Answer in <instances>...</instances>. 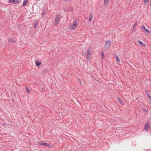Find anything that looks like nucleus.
Instances as JSON below:
<instances>
[{
  "label": "nucleus",
  "instance_id": "obj_1",
  "mask_svg": "<svg viewBox=\"0 0 151 151\" xmlns=\"http://www.w3.org/2000/svg\"><path fill=\"white\" fill-rule=\"evenodd\" d=\"M92 51V48L91 46H89L87 49V60H89L91 56V54Z\"/></svg>",
  "mask_w": 151,
  "mask_h": 151
},
{
  "label": "nucleus",
  "instance_id": "obj_2",
  "mask_svg": "<svg viewBox=\"0 0 151 151\" xmlns=\"http://www.w3.org/2000/svg\"><path fill=\"white\" fill-rule=\"evenodd\" d=\"M78 21L76 19L73 22V23L70 27V30L75 29L77 27L78 24Z\"/></svg>",
  "mask_w": 151,
  "mask_h": 151
},
{
  "label": "nucleus",
  "instance_id": "obj_3",
  "mask_svg": "<svg viewBox=\"0 0 151 151\" xmlns=\"http://www.w3.org/2000/svg\"><path fill=\"white\" fill-rule=\"evenodd\" d=\"M111 45V42L110 41H106L105 42L104 46L106 50H108L110 48Z\"/></svg>",
  "mask_w": 151,
  "mask_h": 151
},
{
  "label": "nucleus",
  "instance_id": "obj_4",
  "mask_svg": "<svg viewBox=\"0 0 151 151\" xmlns=\"http://www.w3.org/2000/svg\"><path fill=\"white\" fill-rule=\"evenodd\" d=\"M61 16L60 15H57L55 19V24H58L59 22Z\"/></svg>",
  "mask_w": 151,
  "mask_h": 151
},
{
  "label": "nucleus",
  "instance_id": "obj_5",
  "mask_svg": "<svg viewBox=\"0 0 151 151\" xmlns=\"http://www.w3.org/2000/svg\"><path fill=\"white\" fill-rule=\"evenodd\" d=\"M37 143L38 145L44 146L45 147L50 146L49 145V144L47 143H44L43 142H38Z\"/></svg>",
  "mask_w": 151,
  "mask_h": 151
},
{
  "label": "nucleus",
  "instance_id": "obj_6",
  "mask_svg": "<svg viewBox=\"0 0 151 151\" xmlns=\"http://www.w3.org/2000/svg\"><path fill=\"white\" fill-rule=\"evenodd\" d=\"M20 0H9V2L14 4H16L19 3Z\"/></svg>",
  "mask_w": 151,
  "mask_h": 151
},
{
  "label": "nucleus",
  "instance_id": "obj_7",
  "mask_svg": "<svg viewBox=\"0 0 151 151\" xmlns=\"http://www.w3.org/2000/svg\"><path fill=\"white\" fill-rule=\"evenodd\" d=\"M150 127V123L149 122H147L145 125V127L144 128V129L148 131Z\"/></svg>",
  "mask_w": 151,
  "mask_h": 151
},
{
  "label": "nucleus",
  "instance_id": "obj_8",
  "mask_svg": "<svg viewBox=\"0 0 151 151\" xmlns=\"http://www.w3.org/2000/svg\"><path fill=\"white\" fill-rule=\"evenodd\" d=\"M145 93L147 95V96L148 97V99L149 101L151 102V97H150V95L148 93L147 91H146Z\"/></svg>",
  "mask_w": 151,
  "mask_h": 151
},
{
  "label": "nucleus",
  "instance_id": "obj_9",
  "mask_svg": "<svg viewBox=\"0 0 151 151\" xmlns=\"http://www.w3.org/2000/svg\"><path fill=\"white\" fill-rule=\"evenodd\" d=\"M142 28L147 32L148 33H149L150 32L149 30L148 29L146 28L145 27L144 25L142 26Z\"/></svg>",
  "mask_w": 151,
  "mask_h": 151
},
{
  "label": "nucleus",
  "instance_id": "obj_10",
  "mask_svg": "<svg viewBox=\"0 0 151 151\" xmlns=\"http://www.w3.org/2000/svg\"><path fill=\"white\" fill-rule=\"evenodd\" d=\"M28 0H24L22 4V6H24L28 3Z\"/></svg>",
  "mask_w": 151,
  "mask_h": 151
},
{
  "label": "nucleus",
  "instance_id": "obj_11",
  "mask_svg": "<svg viewBox=\"0 0 151 151\" xmlns=\"http://www.w3.org/2000/svg\"><path fill=\"white\" fill-rule=\"evenodd\" d=\"M38 21L37 20H36L34 23V28H35L37 27V24H38Z\"/></svg>",
  "mask_w": 151,
  "mask_h": 151
},
{
  "label": "nucleus",
  "instance_id": "obj_12",
  "mask_svg": "<svg viewBox=\"0 0 151 151\" xmlns=\"http://www.w3.org/2000/svg\"><path fill=\"white\" fill-rule=\"evenodd\" d=\"M35 64L37 66L39 67L41 64V63L39 61L36 60Z\"/></svg>",
  "mask_w": 151,
  "mask_h": 151
},
{
  "label": "nucleus",
  "instance_id": "obj_13",
  "mask_svg": "<svg viewBox=\"0 0 151 151\" xmlns=\"http://www.w3.org/2000/svg\"><path fill=\"white\" fill-rule=\"evenodd\" d=\"M138 42L141 46H144V45H145V44H144V43H143V42H142L138 40Z\"/></svg>",
  "mask_w": 151,
  "mask_h": 151
},
{
  "label": "nucleus",
  "instance_id": "obj_14",
  "mask_svg": "<svg viewBox=\"0 0 151 151\" xmlns=\"http://www.w3.org/2000/svg\"><path fill=\"white\" fill-rule=\"evenodd\" d=\"M26 90L27 93H29L30 92V90L29 89V88L28 87H26Z\"/></svg>",
  "mask_w": 151,
  "mask_h": 151
},
{
  "label": "nucleus",
  "instance_id": "obj_15",
  "mask_svg": "<svg viewBox=\"0 0 151 151\" xmlns=\"http://www.w3.org/2000/svg\"><path fill=\"white\" fill-rule=\"evenodd\" d=\"M116 62L118 63L119 62L120 60H119V57L117 55H116Z\"/></svg>",
  "mask_w": 151,
  "mask_h": 151
},
{
  "label": "nucleus",
  "instance_id": "obj_16",
  "mask_svg": "<svg viewBox=\"0 0 151 151\" xmlns=\"http://www.w3.org/2000/svg\"><path fill=\"white\" fill-rule=\"evenodd\" d=\"M48 70L47 69H45L42 72V74H44L47 72Z\"/></svg>",
  "mask_w": 151,
  "mask_h": 151
},
{
  "label": "nucleus",
  "instance_id": "obj_17",
  "mask_svg": "<svg viewBox=\"0 0 151 151\" xmlns=\"http://www.w3.org/2000/svg\"><path fill=\"white\" fill-rule=\"evenodd\" d=\"M109 0H104V3L105 5H107L108 4Z\"/></svg>",
  "mask_w": 151,
  "mask_h": 151
},
{
  "label": "nucleus",
  "instance_id": "obj_18",
  "mask_svg": "<svg viewBox=\"0 0 151 151\" xmlns=\"http://www.w3.org/2000/svg\"><path fill=\"white\" fill-rule=\"evenodd\" d=\"M118 101L121 104H122L123 103V101L119 98H118Z\"/></svg>",
  "mask_w": 151,
  "mask_h": 151
},
{
  "label": "nucleus",
  "instance_id": "obj_19",
  "mask_svg": "<svg viewBox=\"0 0 151 151\" xmlns=\"http://www.w3.org/2000/svg\"><path fill=\"white\" fill-rule=\"evenodd\" d=\"M93 17V15L92 14V13H91L90 14L89 18L92 19Z\"/></svg>",
  "mask_w": 151,
  "mask_h": 151
},
{
  "label": "nucleus",
  "instance_id": "obj_20",
  "mask_svg": "<svg viewBox=\"0 0 151 151\" xmlns=\"http://www.w3.org/2000/svg\"><path fill=\"white\" fill-rule=\"evenodd\" d=\"M9 41L11 42H14V40L12 38H10L9 40Z\"/></svg>",
  "mask_w": 151,
  "mask_h": 151
},
{
  "label": "nucleus",
  "instance_id": "obj_21",
  "mask_svg": "<svg viewBox=\"0 0 151 151\" xmlns=\"http://www.w3.org/2000/svg\"><path fill=\"white\" fill-rule=\"evenodd\" d=\"M144 3L145 4H146L147 3H148L149 2V1L148 0H144Z\"/></svg>",
  "mask_w": 151,
  "mask_h": 151
},
{
  "label": "nucleus",
  "instance_id": "obj_22",
  "mask_svg": "<svg viewBox=\"0 0 151 151\" xmlns=\"http://www.w3.org/2000/svg\"><path fill=\"white\" fill-rule=\"evenodd\" d=\"M42 15H44L45 14V12L44 10L43 11H42Z\"/></svg>",
  "mask_w": 151,
  "mask_h": 151
},
{
  "label": "nucleus",
  "instance_id": "obj_23",
  "mask_svg": "<svg viewBox=\"0 0 151 151\" xmlns=\"http://www.w3.org/2000/svg\"><path fill=\"white\" fill-rule=\"evenodd\" d=\"M101 56H102V59H103L104 56V53L103 52H102L101 53Z\"/></svg>",
  "mask_w": 151,
  "mask_h": 151
},
{
  "label": "nucleus",
  "instance_id": "obj_24",
  "mask_svg": "<svg viewBox=\"0 0 151 151\" xmlns=\"http://www.w3.org/2000/svg\"><path fill=\"white\" fill-rule=\"evenodd\" d=\"M137 22H136L135 23H134V26H133L134 28L137 25Z\"/></svg>",
  "mask_w": 151,
  "mask_h": 151
},
{
  "label": "nucleus",
  "instance_id": "obj_25",
  "mask_svg": "<svg viewBox=\"0 0 151 151\" xmlns=\"http://www.w3.org/2000/svg\"><path fill=\"white\" fill-rule=\"evenodd\" d=\"M86 54V52H83V54H82V55H83V56H84Z\"/></svg>",
  "mask_w": 151,
  "mask_h": 151
},
{
  "label": "nucleus",
  "instance_id": "obj_26",
  "mask_svg": "<svg viewBox=\"0 0 151 151\" xmlns=\"http://www.w3.org/2000/svg\"><path fill=\"white\" fill-rule=\"evenodd\" d=\"M143 111H144V112H146V111H147L145 109H143Z\"/></svg>",
  "mask_w": 151,
  "mask_h": 151
},
{
  "label": "nucleus",
  "instance_id": "obj_27",
  "mask_svg": "<svg viewBox=\"0 0 151 151\" xmlns=\"http://www.w3.org/2000/svg\"><path fill=\"white\" fill-rule=\"evenodd\" d=\"M92 19L89 18V21L90 22H91L92 20Z\"/></svg>",
  "mask_w": 151,
  "mask_h": 151
},
{
  "label": "nucleus",
  "instance_id": "obj_28",
  "mask_svg": "<svg viewBox=\"0 0 151 151\" xmlns=\"http://www.w3.org/2000/svg\"><path fill=\"white\" fill-rule=\"evenodd\" d=\"M78 81L80 83H81V81L80 79H79Z\"/></svg>",
  "mask_w": 151,
  "mask_h": 151
},
{
  "label": "nucleus",
  "instance_id": "obj_29",
  "mask_svg": "<svg viewBox=\"0 0 151 151\" xmlns=\"http://www.w3.org/2000/svg\"><path fill=\"white\" fill-rule=\"evenodd\" d=\"M3 125H6V124H5V123H4L3 124Z\"/></svg>",
  "mask_w": 151,
  "mask_h": 151
},
{
  "label": "nucleus",
  "instance_id": "obj_30",
  "mask_svg": "<svg viewBox=\"0 0 151 151\" xmlns=\"http://www.w3.org/2000/svg\"><path fill=\"white\" fill-rule=\"evenodd\" d=\"M43 88H42V90H43Z\"/></svg>",
  "mask_w": 151,
  "mask_h": 151
},
{
  "label": "nucleus",
  "instance_id": "obj_31",
  "mask_svg": "<svg viewBox=\"0 0 151 151\" xmlns=\"http://www.w3.org/2000/svg\"><path fill=\"white\" fill-rule=\"evenodd\" d=\"M65 1H66L67 0H65Z\"/></svg>",
  "mask_w": 151,
  "mask_h": 151
}]
</instances>
